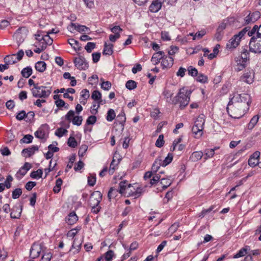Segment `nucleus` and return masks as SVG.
Segmentation results:
<instances>
[{"instance_id":"de8ad7c7","label":"nucleus","mask_w":261,"mask_h":261,"mask_svg":"<svg viewBox=\"0 0 261 261\" xmlns=\"http://www.w3.org/2000/svg\"><path fill=\"white\" fill-rule=\"evenodd\" d=\"M215 154V149H206L205 150V160H207L208 158H212Z\"/></svg>"},{"instance_id":"ea45409f","label":"nucleus","mask_w":261,"mask_h":261,"mask_svg":"<svg viewBox=\"0 0 261 261\" xmlns=\"http://www.w3.org/2000/svg\"><path fill=\"white\" fill-rule=\"evenodd\" d=\"M161 184L163 185V189H166L171 184V182L169 179L162 178H161Z\"/></svg>"},{"instance_id":"0eeeda50","label":"nucleus","mask_w":261,"mask_h":261,"mask_svg":"<svg viewBox=\"0 0 261 261\" xmlns=\"http://www.w3.org/2000/svg\"><path fill=\"white\" fill-rule=\"evenodd\" d=\"M65 117L69 122L72 121L73 124L77 126L81 125L83 121L82 116H74V112L73 110H70L66 115Z\"/></svg>"},{"instance_id":"ddd939ff","label":"nucleus","mask_w":261,"mask_h":261,"mask_svg":"<svg viewBox=\"0 0 261 261\" xmlns=\"http://www.w3.org/2000/svg\"><path fill=\"white\" fill-rule=\"evenodd\" d=\"M117 155L118 154H117L114 155L112 161L110 164L108 172L111 175L114 173L115 170L117 168V166L121 160V159L119 158Z\"/></svg>"},{"instance_id":"423d86ee","label":"nucleus","mask_w":261,"mask_h":261,"mask_svg":"<svg viewBox=\"0 0 261 261\" xmlns=\"http://www.w3.org/2000/svg\"><path fill=\"white\" fill-rule=\"evenodd\" d=\"M244 34H236L227 42L226 48L232 50L236 48L240 44L242 38Z\"/></svg>"},{"instance_id":"3c124183","label":"nucleus","mask_w":261,"mask_h":261,"mask_svg":"<svg viewBox=\"0 0 261 261\" xmlns=\"http://www.w3.org/2000/svg\"><path fill=\"white\" fill-rule=\"evenodd\" d=\"M164 144V135H160L155 142V146L158 147H161Z\"/></svg>"},{"instance_id":"a19ab883","label":"nucleus","mask_w":261,"mask_h":261,"mask_svg":"<svg viewBox=\"0 0 261 261\" xmlns=\"http://www.w3.org/2000/svg\"><path fill=\"white\" fill-rule=\"evenodd\" d=\"M236 61L237 63V67L236 68V70L238 71H240L243 70L246 67V62H242V60L240 61L238 59H236Z\"/></svg>"},{"instance_id":"864d4df0","label":"nucleus","mask_w":261,"mask_h":261,"mask_svg":"<svg viewBox=\"0 0 261 261\" xmlns=\"http://www.w3.org/2000/svg\"><path fill=\"white\" fill-rule=\"evenodd\" d=\"M187 70L188 71V74L192 76H196L198 75L197 70L191 66H190L188 68Z\"/></svg>"},{"instance_id":"9b49d317","label":"nucleus","mask_w":261,"mask_h":261,"mask_svg":"<svg viewBox=\"0 0 261 261\" xmlns=\"http://www.w3.org/2000/svg\"><path fill=\"white\" fill-rule=\"evenodd\" d=\"M68 30L70 32L76 31L80 33L81 32H89L90 31L89 28L85 25H80L77 23H71L68 27Z\"/></svg>"},{"instance_id":"79ce46f5","label":"nucleus","mask_w":261,"mask_h":261,"mask_svg":"<svg viewBox=\"0 0 261 261\" xmlns=\"http://www.w3.org/2000/svg\"><path fill=\"white\" fill-rule=\"evenodd\" d=\"M33 137L31 135H25L22 139L20 140V143H30L32 142Z\"/></svg>"},{"instance_id":"7ed1b4c3","label":"nucleus","mask_w":261,"mask_h":261,"mask_svg":"<svg viewBox=\"0 0 261 261\" xmlns=\"http://www.w3.org/2000/svg\"><path fill=\"white\" fill-rule=\"evenodd\" d=\"M251 38L249 50L252 53H261V34H248Z\"/></svg>"},{"instance_id":"f257e3e1","label":"nucleus","mask_w":261,"mask_h":261,"mask_svg":"<svg viewBox=\"0 0 261 261\" xmlns=\"http://www.w3.org/2000/svg\"><path fill=\"white\" fill-rule=\"evenodd\" d=\"M250 96L247 94H235L230 99L227 107L229 115L234 118H240L249 109Z\"/></svg>"},{"instance_id":"473e14b6","label":"nucleus","mask_w":261,"mask_h":261,"mask_svg":"<svg viewBox=\"0 0 261 261\" xmlns=\"http://www.w3.org/2000/svg\"><path fill=\"white\" fill-rule=\"evenodd\" d=\"M220 48V45L219 44H216L213 49V53H211L210 54L207 55L208 58L210 60H212L214 58L216 57V56L219 53V49Z\"/></svg>"},{"instance_id":"774afa93","label":"nucleus","mask_w":261,"mask_h":261,"mask_svg":"<svg viewBox=\"0 0 261 261\" xmlns=\"http://www.w3.org/2000/svg\"><path fill=\"white\" fill-rule=\"evenodd\" d=\"M96 182V177L95 176L92 175H90V176L88 178V185L90 186H93L95 184Z\"/></svg>"},{"instance_id":"b1692460","label":"nucleus","mask_w":261,"mask_h":261,"mask_svg":"<svg viewBox=\"0 0 261 261\" xmlns=\"http://www.w3.org/2000/svg\"><path fill=\"white\" fill-rule=\"evenodd\" d=\"M203 153L201 151H197L193 152L190 157V160L192 162H195L201 159Z\"/></svg>"},{"instance_id":"a211bd4d","label":"nucleus","mask_w":261,"mask_h":261,"mask_svg":"<svg viewBox=\"0 0 261 261\" xmlns=\"http://www.w3.org/2000/svg\"><path fill=\"white\" fill-rule=\"evenodd\" d=\"M38 149L39 148L37 146L34 145L31 147L23 149L22 151V154L25 157H30L36 151H37Z\"/></svg>"},{"instance_id":"338daca9","label":"nucleus","mask_w":261,"mask_h":261,"mask_svg":"<svg viewBox=\"0 0 261 261\" xmlns=\"http://www.w3.org/2000/svg\"><path fill=\"white\" fill-rule=\"evenodd\" d=\"M88 149V146L86 145H82L79 148V155L83 156Z\"/></svg>"},{"instance_id":"7c9ffc66","label":"nucleus","mask_w":261,"mask_h":261,"mask_svg":"<svg viewBox=\"0 0 261 261\" xmlns=\"http://www.w3.org/2000/svg\"><path fill=\"white\" fill-rule=\"evenodd\" d=\"M234 20L233 18H230L228 19L224 20L219 25L218 28V33H220L223 31L224 29L226 28L228 24V21H233Z\"/></svg>"},{"instance_id":"09e8293b","label":"nucleus","mask_w":261,"mask_h":261,"mask_svg":"<svg viewBox=\"0 0 261 261\" xmlns=\"http://www.w3.org/2000/svg\"><path fill=\"white\" fill-rule=\"evenodd\" d=\"M35 136L36 138L43 139L45 138V133L42 128H40L37 132H36L35 133Z\"/></svg>"},{"instance_id":"e2e57ef3","label":"nucleus","mask_w":261,"mask_h":261,"mask_svg":"<svg viewBox=\"0 0 261 261\" xmlns=\"http://www.w3.org/2000/svg\"><path fill=\"white\" fill-rule=\"evenodd\" d=\"M161 179V176L159 174H156L152 179L150 180V184L151 185H153L155 184L156 183L158 182Z\"/></svg>"},{"instance_id":"bb28decb","label":"nucleus","mask_w":261,"mask_h":261,"mask_svg":"<svg viewBox=\"0 0 261 261\" xmlns=\"http://www.w3.org/2000/svg\"><path fill=\"white\" fill-rule=\"evenodd\" d=\"M249 247L248 246H246L244 247L241 249L236 254L233 256V258H238L239 257H241L244 256L248 253V250H249Z\"/></svg>"},{"instance_id":"8fccbe9b","label":"nucleus","mask_w":261,"mask_h":261,"mask_svg":"<svg viewBox=\"0 0 261 261\" xmlns=\"http://www.w3.org/2000/svg\"><path fill=\"white\" fill-rule=\"evenodd\" d=\"M91 98L95 101H97L100 99L101 98V94L100 92L97 90H94L91 95Z\"/></svg>"},{"instance_id":"f704fd0d","label":"nucleus","mask_w":261,"mask_h":261,"mask_svg":"<svg viewBox=\"0 0 261 261\" xmlns=\"http://www.w3.org/2000/svg\"><path fill=\"white\" fill-rule=\"evenodd\" d=\"M42 170L40 169H39L37 171H32L30 174V176L32 178H39L42 177Z\"/></svg>"},{"instance_id":"37998d69","label":"nucleus","mask_w":261,"mask_h":261,"mask_svg":"<svg viewBox=\"0 0 261 261\" xmlns=\"http://www.w3.org/2000/svg\"><path fill=\"white\" fill-rule=\"evenodd\" d=\"M251 252V254L247 255L245 257L244 261H252V257L251 255H257L259 254V250L258 249L252 250Z\"/></svg>"},{"instance_id":"6e6552de","label":"nucleus","mask_w":261,"mask_h":261,"mask_svg":"<svg viewBox=\"0 0 261 261\" xmlns=\"http://www.w3.org/2000/svg\"><path fill=\"white\" fill-rule=\"evenodd\" d=\"M102 194L99 191H94L89 198V205L98 206L102 199Z\"/></svg>"},{"instance_id":"9d476101","label":"nucleus","mask_w":261,"mask_h":261,"mask_svg":"<svg viewBox=\"0 0 261 261\" xmlns=\"http://www.w3.org/2000/svg\"><path fill=\"white\" fill-rule=\"evenodd\" d=\"M204 35V34H195V35H194V34H187L186 36H185L184 37H182L180 35H178L176 38V40L180 42L181 43L185 44V43L189 42V41L190 40V38L191 36L193 37L192 40H194L196 38H198V39L201 38Z\"/></svg>"},{"instance_id":"4c0bfd02","label":"nucleus","mask_w":261,"mask_h":261,"mask_svg":"<svg viewBox=\"0 0 261 261\" xmlns=\"http://www.w3.org/2000/svg\"><path fill=\"white\" fill-rule=\"evenodd\" d=\"M173 160V155L172 153H168V155L164 161H162L161 163L162 165V166L165 167L167 165H168L169 164H170Z\"/></svg>"},{"instance_id":"5701e85b","label":"nucleus","mask_w":261,"mask_h":261,"mask_svg":"<svg viewBox=\"0 0 261 261\" xmlns=\"http://www.w3.org/2000/svg\"><path fill=\"white\" fill-rule=\"evenodd\" d=\"M78 218L75 212L70 213L66 219V222L69 225H73L77 221Z\"/></svg>"},{"instance_id":"5fc2aeb1","label":"nucleus","mask_w":261,"mask_h":261,"mask_svg":"<svg viewBox=\"0 0 261 261\" xmlns=\"http://www.w3.org/2000/svg\"><path fill=\"white\" fill-rule=\"evenodd\" d=\"M68 145L71 147L74 148L77 145V143L74 137H70L68 140Z\"/></svg>"},{"instance_id":"4be33fe9","label":"nucleus","mask_w":261,"mask_h":261,"mask_svg":"<svg viewBox=\"0 0 261 261\" xmlns=\"http://www.w3.org/2000/svg\"><path fill=\"white\" fill-rule=\"evenodd\" d=\"M46 41H45L46 43H42V44H37L38 46H39V47H38L34 50V52L37 54L40 53L42 51L44 50L47 45H50L51 44V40L48 38H46ZM37 46V45H35Z\"/></svg>"},{"instance_id":"58836bf2","label":"nucleus","mask_w":261,"mask_h":261,"mask_svg":"<svg viewBox=\"0 0 261 261\" xmlns=\"http://www.w3.org/2000/svg\"><path fill=\"white\" fill-rule=\"evenodd\" d=\"M116 117L115 111L113 109H110L107 113V120L108 121H112Z\"/></svg>"},{"instance_id":"0e129e2a","label":"nucleus","mask_w":261,"mask_h":261,"mask_svg":"<svg viewBox=\"0 0 261 261\" xmlns=\"http://www.w3.org/2000/svg\"><path fill=\"white\" fill-rule=\"evenodd\" d=\"M52 257L50 252L44 253L41 257L42 261H50Z\"/></svg>"},{"instance_id":"69168bd1","label":"nucleus","mask_w":261,"mask_h":261,"mask_svg":"<svg viewBox=\"0 0 261 261\" xmlns=\"http://www.w3.org/2000/svg\"><path fill=\"white\" fill-rule=\"evenodd\" d=\"M197 81L202 83H205L207 81V77L202 74H199L197 76Z\"/></svg>"},{"instance_id":"6e6d98bb","label":"nucleus","mask_w":261,"mask_h":261,"mask_svg":"<svg viewBox=\"0 0 261 261\" xmlns=\"http://www.w3.org/2000/svg\"><path fill=\"white\" fill-rule=\"evenodd\" d=\"M66 133H67V130L66 129L63 128H59L56 131L55 135L59 137H61Z\"/></svg>"},{"instance_id":"bf43d9fd","label":"nucleus","mask_w":261,"mask_h":261,"mask_svg":"<svg viewBox=\"0 0 261 261\" xmlns=\"http://www.w3.org/2000/svg\"><path fill=\"white\" fill-rule=\"evenodd\" d=\"M68 42L69 44L74 49H76V48H79V42L77 40H75L74 39H68Z\"/></svg>"},{"instance_id":"393cba45","label":"nucleus","mask_w":261,"mask_h":261,"mask_svg":"<svg viewBox=\"0 0 261 261\" xmlns=\"http://www.w3.org/2000/svg\"><path fill=\"white\" fill-rule=\"evenodd\" d=\"M14 39L16 40L18 46L23 43L26 38V35L24 34H14L13 36Z\"/></svg>"},{"instance_id":"13d9d810","label":"nucleus","mask_w":261,"mask_h":261,"mask_svg":"<svg viewBox=\"0 0 261 261\" xmlns=\"http://www.w3.org/2000/svg\"><path fill=\"white\" fill-rule=\"evenodd\" d=\"M105 258L107 261H111L114 255V251L110 250L105 253Z\"/></svg>"},{"instance_id":"412c9836","label":"nucleus","mask_w":261,"mask_h":261,"mask_svg":"<svg viewBox=\"0 0 261 261\" xmlns=\"http://www.w3.org/2000/svg\"><path fill=\"white\" fill-rule=\"evenodd\" d=\"M22 211V207L19 208L17 206H14L10 214V216L13 219H18L20 217Z\"/></svg>"},{"instance_id":"1a4fd4ad","label":"nucleus","mask_w":261,"mask_h":261,"mask_svg":"<svg viewBox=\"0 0 261 261\" xmlns=\"http://www.w3.org/2000/svg\"><path fill=\"white\" fill-rule=\"evenodd\" d=\"M42 244L34 243L30 249V256L33 258L38 257L41 251L43 253Z\"/></svg>"},{"instance_id":"f03ea898","label":"nucleus","mask_w":261,"mask_h":261,"mask_svg":"<svg viewBox=\"0 0 261 261\" xmlns=\"http://www.w3.org/2000/svg\"><path fill=\"white\" fill-rule=\"evenodd\" d=\"M190 91H188L184 88L180 89L177 95L173 100L175 104H179L181 109L184 108L187 106L190 100Z\"/></svg>"},{"instance_id":"c9c22d12","label":"nucleus","mask_w":261,"mask_h":261,"mask_svg":"<svg viewBox=\"0 0 261 261\" xmlns=\"http://www.w3.org/2000/svg\"><path fill=\"white\" fill-rule=\"evenodd\" d=\"M118 193H119L118 190L114 189V188H111L110 189L108 194L109 200L111 201L112 198L117 196Z\"/></svg>"},{"instance_id":"2eb2a0df","label":"nucleus","mask_w":261,"mask_h":261,"mask_svg":"<svg viewBox=\"0 0 261 261\" xmlns=\"http://www.w3.org/2000/svg\"><path fill=\"white\" fill-rule=\"evenodd\" d=\"M254 73L251 71H245L241 77V80L244 82L250 84L253 82Z\"/></svg>"},{"instance_id":"4468645a","label":"nucleus","mask_w":261,"mask_h":261,"mask_svg":"<svg viewBox=\"0 0 261 261\" xmlns=\"http://www.w3.org/2000/svg\"><path fill=\"white\" fill-rule=\"evenodd\" d=\"M173 58L172 57L164 56L161 62L163 69L170 68L173 64Z\"/></svg>"},{"instance_id":"c756f323","label":"nucleus","mask_w":261,"mask_h":261,"mask_svg":"<svg viewBox=\"0 0 261 261\" xmlns=\"http://www.w3.org/2000/svg\"><path fill=\"white\" fill-rule=\"evenodd\" d=\"M46 64L43 61H38L35 64V68L40 72H43L46 69Z\"/></svg>"},{"instance_id":"39448f33","label":"nucleus","mask_w":261,"mask_h":261,"mask_svg":"<svg viewBox=\"0 0 261 261\" xmlns=\"http://www.w3.org/2000/svg\"><path fill=\"white\" fill-rule=\"evenodd\" d=\"M46 87L43 86L35 85L31 89L33 96L35 97L46 98L50 94L49 90H45Z\"/></svg>"},{"instance_id":"6ab92c4d","label":"nucleus","mask_w":261,"mask_h":261,"mask_svg":"<svg viewBox=\"0 0 261 261\" xmlns=\"http://www.w3.org/2000/svg\"><path fill=\"white\" fill-rule=\"evenodd\" d=\"M164 56L165 53L164 51H158L153 55L151 58V61L153 62L155 65L158 64L161 59L163 60Z\"/></svg>"},{"instance_id":"4d7b16f0","label":"nucleus","mask_w":261,"mask_h":261,"mask_svg":"<svg viewBox=\"0 0 261 261\" xmlns=\"http://www.w3.org/2000/svg\"><path fill=\"white\" fill-rule=\"evenodd\" d=\"M55 105L58 108H61V107H65V108H68V105L65 106L66 103L62 99H58L57 100H55Z\"/></svg>"},{"instance_id":"603ef678","label":"nucleus","mask_w":261,"mask_h":261,"mask_svg":"<svg viewBox=\"0 0 261 261\" xmlns=\"http://www.w3.org/2000/svg\"><path fill=\"white\" fill-rule=\"evenodd\" d=\"M22 194V190L20 188H16L12 192V198L14 199H17Z\"/></svg>"},{"instance_id":"aec40b11","label":"nucleus","mask_w":261,"mask_h":261,"mask_svg":"<svg viewBox=\"0 0 261 261\" xmlns=\"http://www.w3.org/2000/svg\"><path fill=\"white\" fill-rule=\"evenodd\" d=\"M113 44L105 42L104 44V48L102 51L103 55L108 56L112 55L113 53Z\"/></svg>"},{"instance_id":"dca6fc26","label":"nucleus","mask_w":261,"mask_h":261,"mask_svg":"<svg viewBox=\"0 0 261 261\" xmlns=\"http://www.w3.org/2000/svg\"><path fill=\"white\" fill-rule=\"evenodd\" d=\"M164 0H154L149 7V10L152 12H157L162 7Z\"/></svg>"},{"instance_id":"052dcab7","label":"nucleus","mask_w":261,"mask_h":261,"mask_svg":"<svg viewBox=\"0 0 261 261\" xmlns=\"http://www.w3.org/2000/svg\"><path fill=\"white\" fill-rule=\"evenodd\" d=\"M142 192V189L141 188H138L135 192L132 194L128 193V196H134L135 198L139 197Z\"/></svg>"},{"instance_id":"cd10ccee","label":"nucleus","mask_w":261,"mask_h":261,"mask_svg":"<svg viewBox=\"0 0 261 261\" xmlns=\"http://www.w3.org/2000/svg\"><path fill=\"white\" fill-rule=\"evenodd\" d=\"M260 116L256 115L254 116L250 120L249 123L248 124V128L249 129H252L255 126L256 124L258 121Z\"/></svg>"},{"instance_id":"72a5a7b5","label":"nucleus","mask_w":261,"mask_h":261,"mask_svg":"<svg viewBox=\"0 0 261 261\" xmlns=\"http://www.w3.org/2000/svg\"><path fill=\"white\" fill-rule=\"evenodd\" d=\"M23 77L28 78L32 74V69L30 67L23 68L21 72Z\"/></svg>"},{"instance_id":"2f4dec72","label":"nucleus","mask_w":261,"mask_h":261,"mask_svg":"<svg viewBox=\"0 0 261 261\" xmlns=\"http://www.w3.org/2000/svg\"><path fill=\"white\" fill-rule=\"evenodd\" d=\"M239 60H242V62H247L249 60V52L247 49H244L242 53L241 56L236 58Z\"/></svg>"},{"instance_id":"a878e982","label":"nucleus","mask_w":261,"mask_h":261,"mask_svg":"<svg viewBox=\"0 0 261 261\" xmlns=\"http://www.w3.org/2000/svg\"><path fill=\"white\" fill-rule=\"evenodd\" d=\"M16 55L12 54L6 56L4 59L5 63H7L9 65L10 64H13L17 62L16 58H15Z\"/></svg>"},{"instance_id":"49530a36","label":"nucleus","mask_w":261,"mask_h":261,"mask_svg":"<svg viewBox=\"0 0 261 261\" xmlns=\"http://www.w3.org/2000/svg\"><path fill=\"white\" fill-rule=\"evenodd\" d=\"M119 189L118 190L119 193L123 194L125 193V191L127 188L126 182L125 181H121L119 183Z\"/></svg>"},{"instance_id":"e433bc0d","label":"nucleus","mask_w":261,"mask_h":261,"mask_svg":"<svg viewBox=\"0 0 261 261\" xmlns=\"http://www.w3.org/2000/svg\"><path fill=\"white\" fill-rule=\"evenodd\" d=\"M162 160L161 159H156L153 164L152 166V170L154 172H156L159 169L161 166H162Z\"/></svg>"},{"instance_id":"f3484780","label":"nucleus","mask_w":261,"mask_h":261,"mask_svg":"<svg viewBox=\"0 0 261 261\" xmlns=\"http://www.w3.org/2000/svg\"><path fill=\"white\" fill-rule=\"evenodd\" d=\"M50 34H46V35H43L42 34H36L35 35V39L38 41V44H42V43H46L45 41H46V38H49L51 42V44L53 43V40L49 35ZM54 35V34H51Z\"/></svg>"},{"instance_id":"f8f14e48","label":"nucleus","mask_w":261,"mask_h":261,"mask_svg":"<svg viewBox=\"0 0 261 261\" xmlns=\"http://www.w3.org/2000/svg\"><path fill=\"white\" fill-rule=\"evenodd\" d=\"M74 63L75 66L80 70H86L88 67V64L86 62L85 59L82 56L75 58Z\"/></svg>"},{"instance_id":"20e7f679","label":"nucleus","mask_w":261,"mask_h":261,"mask_svg":"<svg viewBox=\"0 0 261 261\" xmlns=\"http://www.w3.org/2000/svg\"><path fill=\"white\" fill-rule=\"evenodd\" d=\"M204 123L205 116L203 114L199 115L192 128L193 133L195 135V138H200L202 135Z\"/></svg>"},{"instance_id":"680f3d73","label":"nucleus","mask_w":261,"mask_h":261,"mask_svg":"<svg viewBox=\"0 0 261 261\" xmlns=\"http://www.w3.org/2000/svg\"><path fill=\"white\" fill-rule=\"evenodd\" d=\"M95 47V44L93 42H88L85 47V49L88 53H91Z\"/></svg>"},{"instance_id":"a18cd8bd","label":"nucleus","mask_w":261,"mask_h":261,"mask_svg":"<svg viewBox=\"0 0 261 261\" xmlns=\"http://www.w3.org/2000/svg\"><path fill=\"white\" fill-rule=\"evenodd\" d=\"M101 81H102L101 88L105 90H109L112 86L111 82L109 81L105 82L102 79H101Z\"/></svg>"},{"instance_id":"c03bdc74","label":"nucleus","mask_w":261,"mask_h":261,"mask_svg":"<svg viewBox=\"0 0 261 261\" xmlns=\"http://www.w3.org/2000/svg\"><path fill=\"white\" fill-rule=\"evenodd\" d=\"M125 86L128 89L133 90L136 88L137 84L134 81L129 80L126 82Z\"/></svg>"},{"instance_id":"c85d7f7f","label":"nucleus","mask_w":261,"mask_h":261,"mask_svg":"<svg viewBox=\"0 0 261 261\" xmlns=\"http://www.w3.org/2000/svg\"><path fill=\"white\" fill-rule=\"evenodd\" d=\"M116 121L120 124L121 125V126H122L121 131H122L123 129V126H124V123L126 121V117H125V113L124 112H121L120 114H119L117 116Z\"/></svg>"}]
</instances>
